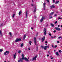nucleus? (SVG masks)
I'll list each match as a JSON object with an SVG mask.
<instances>
[{"instance_id":"f257e3e1","label":"nucleus","mask_w":62,"mask_h":62,"mask_svg":"<svg viewBox=\"0 0 62 62\" xmlns=\"http://www.w3.org/2000/svg\"><path fill=\"white\" fill-rule=\"evenodd\" d=\"M38 57V55H36V56L35 57H34L32 59H30V61H31L32 60V61H33L34 60H36V59L37 58V57Z\"/></svg>"},{"instance_id":"f03ea898","label":"nucleus","mask_w":62,"mask_h":62,"mask_svg":"<svg viewBox=\"0 0 62 62\" xmlns=\"http://www.w3.org/2000/svg\"><path fill=\"white\" fill-rule=\"evenodd\" d=\"M58 27H55V29L56 30H57V31H60V30H61V29H60L59 28H58V27H59V26H60V25H58Z\"/></svg>"},{"instance_id":"7ed1b4c3","label":"nucleus","mask_w":62,"mask_h":62,"mask_svg":"<svg viewBox=\"0 0 62 62\" xmlns=\"http://www.w3.org/2000/svg\"><path fill=\"white\" fill-rule=\"evenodd\" d=\"M9 54V51H7L6 52H5L4 53V55H7L8 54Z\"/></svg>"},{"instance_id":"20e7f679","label":"nucleus","mask_w":62,"mask_h":62,"mask_svg":"<svg viewBox=\"0 0 62 62\" xmlns=\"http://www.w3.org/2000/svg\"><path fill=\"white\" fill-rule=\"evenodd\" d=\"M44 32L45 35L46 36V29L45 28L44 29Z\"/></svg>"},{"instance_id":"39448f33","label":"nucleus","mask_w":62,"mask_h":62,"mask_svg":"<svg viewBox=\"0 0 62 62\" xmlns=\"http://www.w3.org/2000/svg\"><path fill=\"white\" fill-rule=\"evenodd\" d=\"M21 39H16L15 41L16 42H18V41H21Z\"/></svg>"},{"instance_id":"423d86ee","label":"nucleus","mask_w":62,"mask_h":62,"mask_svg":"<svg viewBox=\"0 0 62 62\" xmlns=\"http://www.w3.org/2000/svg\"><path fill=\"white\" fill-rule=\"evenodd\" d=\"M34 40L35 45H37L36 44V43H37V41H36V37H35L34 38Z\"/></svg>"},{"instance_id":"0eeeda50","label":"nucleus","mask_w":62,"mask_h":62,"mask_svg":"<svg viewBox=\"0 0 62 62\" xmlns=\"http://www.w3.org/2000/svg\"><path fill=\"white\" fill-rule=\"evenodd\" d=\"M43 4V8H44V10H45V5H46V3H44Z\"/></svg>"},{"instance_id":"6e6552de","label":"nucleus","mask_w":62,"mask_h":62,"mask_svg":"<svg viewBox=\"0 0 62 62\" xmlns=\"http://www.w3.org/2000/svg\"><path fill=\"white\" fill-rule=\"evenodd\" d=\"M44 19V17H43L40 20V23H42V22L43 21V19Z\"/></svg>"},{"instance_id":"1a4fd4ad","label":"nucleus","mask_w":62,"mask_h":62,"mask_svg":"<svg viewBox=\"0 0 62 62\" xmlns=\"http://www.w3.org/2000/svg\"><path fill=\"white\" fill-rule=\"evenodd\" d=\"M50 7H51V8H54L55 6H54V5H53L52 6H50Z\"/></svg>"},{"instance_id":"9d476101","label":"nucleus","mask_w":62,"mask_h":62,"mask_svg":"<svg viewBox=\"0 0 62 62\" xmlns=\"http://www.w3.org/2000/svg\"><path fill=\"white\" fill-rule=\"evenodd\" d=\"M43 38H42V42H43L44 40H45V37L44 36Z\"/></svg>"},{"instance_id":"9b49d317","label":"nucleus","mask_w":62,"mask_h":62,"mask_svg":"<svg viewBox=\"0 0 62 62\" xmlns=\"http://www.w3.org/2000/svg\"><path fill=\"white\" fill-rule=\"evenodd\" d=\"M16 54L17 53H16L14 55V59H15V58H16Z\"/></svg>"},{"instance_id":"f8f14e48","label":"nucleus","mask_w":62,"mask_h":62,"mask_svg":"<svg viewBox=\"0 0 62 62\" xmlns=\"http://www.w3.org/2000/svg\"><path fill=\"white\" fill-rule=\"evenodd\" d=\"M25 60L26 61H27V62H28L29 61V60L27 58L25 57Z\"/></svg>"},{"instance_id":"ddd939ff","label":"nucleus","mask_w":62,"mask_h":62,"mask_svg":"<svg viewBox=\"0 0 62 62\" xmlns=\"http://www.w3.org/2000/svg\"><path fill=\"white\" fill-rule=\"evenodd\" d=\"M0 35L1 37H3V34H2V31H0Z\"/></svg>"},{"instance_id":"4468645a","label":"nucleus","mask_w":62,"mask_h":62,"mask_svg":"<svg viewBox=\"0 0 62 62\" xmlns=\"http://www.w3.org/2000/svg\"><path fill=\"white\" fill-rule=\"evenodd\" d=\"M35 9L34 10V11H33L34 13H35V12H36V9H37V8L36 7H35Z\"/></svg>"},{"instance_id":"2eb2a0df","label":"nucleus","mask_w":62,"mask_h":62,"mask_svg":"<svg viewBox=\"0 0 62 62\" xmlns=\"http://www.w3.org/2000/svg\"><path fill=\"white\" fill-rule=\"evenodd\" d=\"M25 14H26V18H27V11H26Z\"/></svg>"},{"instance_id":"dca6fc26","label":"nucleus","mask_w":62,"mask_h":62,"mask_svg":"<svg viewBox=\"0 0 62 62\" xmlns=\"http://www.w3.org/2000/svg\"><path fill=\"white\" fill-rule=\"evenodd\" d=\"M23 59H21L20 60H18V62H22L23 61Z\"/></svg>"},{"instance_id":"f3484780","label":"nucleus","mask_w":62,"mask_h":62,"mask_svg":"<svg viewBox=\"0 0 62 62\" xmlns=\"http://www.w3.org/2000/svg\"><path fill=\"white\" fill-rule=\"evenodd\" d=\"M54 13V12H52L50 14V16L53 15Z\"/></svg>"},{"instance_id":"a211bd4d","label":"nucleus","mask_w":62,"mask_h":62,"mask_svg":"<svg viewBox=\"0 0 62 62\" xmlns=\"http://www.w3.org/2000/svg\"><path fill=\"white\" fill-rule=\"evenodd\" d=\"M46 48H50V45H48V46H46Z\"/></svg>"},{"instance_id":"6ab92c4d","label":"nucleus","mask_w":62,"mask_h":62,"mask_svg":"<svg viewBox=\"0 0 62 62\" xmlns=\"http://www.w3.org/2000/svg\"><path fill=\"white\" fill-rule=\"evenodd\" d=\"M26 35H24L23 38V40H24L25 38H26Z\"/></svg>"},{"instance_id":"aec40b11","label":"nucleus","mask_w":62,"mask_h":62,"mask_svg":"<svg viewBox=\"0 0 62 62\" xmlns=\"http://www.w3.org/2000/svg\"><path fill=\"white\" fill-rule=\"evenodd\" d=\"M55 54L57 55L58 56V55H59V54H58V52H56L55 53Z\"/></svg>"},{"instance_id":"412c9836","label":"nucleus","mask_w":62,"mask_h":62,"mask_svg":"<svg viewBox=\"0 0 62 62\" xmlns=\"http://www.w3.org/2000/svg\"><path fill=\"white\" fill-rule=\"evenodd\" d=\"M50 24H51V26L52 27H54V25L53 24V23H51Z\"/></svg>"},{"instance_id":"4be33fe9","label":"nucleus","mask_w":62,"mask_h":62,"mask_svg":"<svg viewBox=\"0 0 62 62\" xmlns=\"http://www.w3.org/2000/svg\"><path fill=\"white\" fill-rule=\"evenodd\" d=\"M44 49L45 50H47V47L46 46H45L44 47Z\"/></svg>"},{"instance_id":"5701e85b","label":"nucleus","mask_w":62,"mask_h":62,"mask_svg":"<svg viewBox=\"0 0 62 62\" xmlns=\"http://www.w3.org/2000/svg\"><path fill=\"white\" fill-rule=\"evenodd\" d=\"M9 34L10 35V37L11 38L12 37V34H11V32H9Z\"/></svg>"},{"instance_id":"b1692460","label":"nucleus","mask_w":62,"mask_h":62,"mask_svg":"<svg viewBox=\"0 0 62 62\" xmlns=\"http://www.w3.org/2000/svg\"><path fill=\"white\" fill-rule=\"evenodd\" d=\"M21 14H22V12L21 11H20L19 13V15H21Z\"/></svg>"},{"instance_id":"393cba45","label":"nucleus","mask_w":62,"mask_h":62,"mask_svg":"<svg viewBox=\"0 0 62 62\" xmlns=\"http://www.w3.org/2000/svg\"><path fill=\"white\" fill-rule=\"evenodd\" d=\"M39 51V49H38V46H37L36 47V51L38 52Z\"/></svg>"},{"instance_id":"a878e982","label":"nucleus","mask_w":62,"mask_h":62,"mask_svg":"<svg viewBox=\"0 0 62 62\" xmlns=\"http://www.w3.org/2000/svg\"><path fill=\"white\" fill-rule=\"evenodd\" d=\"M32 43V42L31 41H29V44H30V45H31V43Z\"/></svg>"},{"instance_id":"bb28decb","label":"nucleus","mask_w":62,"mask_h":62,"mask_svg":"<svg viewBox=\"0 0 62 62\" xmlns=\"http://www.w3.org/2000/svg\"><path fill=\"white\" fill-rule=\"evenodd\" d=\"M59 1H57L55 3V4H58V3H59Z\"/></svg>"},{"instance_id":"cd10ccee","label":"nucleus","mask_w":62,"mask_h":62,"mask_svg":"<svg viewBox=\"0 0 62 62\" xmlns=\"http://www.w3.org/2000/svg\"><path fill=\"white\" fill-rule=\"evenodd\" d=\"M58 39H62V37H61L60 36L58 37Z\"/></svg>"},{"instance_id":"c85d7f7f","label":"nucleus","mask_w":62,"mask_h":62,"mask_svg":"<svg viewBox=\"0 0 62 62\" xmlns=\"http://www.w3.org/2000/svg\"><path fill=\"white\" fill-rule=\"evenodd\" d=\"M23 60L24 59L25 60V58H24V56H23L22 57V59Z\"/></svg>"},{"instance_id":"c756f323","label":"nucleus","mask_w":62,"mask_h":62,"mask_svg":"<svg viewBox=\"0 0 62 62\" xmlns=\"http://www.w3.org/2000/svg\"><path fill=\"white\" fill-rule=\"evenodd\" d=\"M23 43H22L21 45V47H23Z\"/></svg>"},{"instance_id":"7c9ffc66","label":"nucleus","mask_w":62,"mask_h":62,"mask_svg":"<svg viewBox=\"0 0 62 62\" xmlns=\"http://www.w3.org/2000/svg\"><path fill=\"white\" fill-rule=\"evenodd\" d=\"M18 53L19 54H20V53H21V50H19L18 51Z\"/></svg>"},{"instance_id":"2f4dec72","label":"nucleus","mask_w":62,"mask_h":62,"mask_svg":"<svg viewBox=\"0 0 62 62\" xmlns=\"http://www.w3.org/2000/svg\"><path fill=\"white\" fill-rule=\"evenodd\" d=\"M15 15V14H13V15L12 17H13V18H14Z\"/></svg>"},{"instance_id":"473e14b6","label":"nucleus","mask_w":62,"mask_h":62,"mask_svg":"<svg viewBox=\"0 0 62 62\" xmlns=\"http://www.w3.org/2000/svg\"><path fill=\"white\" fill-rule=\"evenodd\" d=\"M49 18L51 19V18H52L53 17H52V16H50L49 15Z\"/></svg>"},{"instance_id":"72a5a7b5","label":"nucleus","mask_w":62,"mask_h":62,"mask_svg":"<svg viewBox=\"0 0 62 62\" xmlns=\"http://www.w3.org/2000/svg\"><path fill=\"white\" fill-rule=\"evenodd\" d=\"M58 20H61L62 19V18L60 17H59L58 18Z\"/></svg>"},{"instance_id":"f704fd0d","label":"nucleus","mask_w":62,"mask_h":62,"mask_svg":"<svg viewBox=\"0 0 62 62\" xmlns=\"http://www.w3.org/2000/svg\"><path fill=\"white\" fill-rule=\"evenodd\" d=\"M3 51V49H0V52H1Z\"/></svg>"},{"instance_id":"c9c22d12","label":"nucleus","mask_w":62,"mask_h":62,"mask_svg":"<svg viewBox=\"0 0 62 62\" xmlns=\"http://www.w3.org/2000/svg\"><path fill=\"white\" fill-rule=\"evenodd\" d=\"M57 23V21H56L54 23L55 24H56V23Z\"/></svg>"},{"instance_id":"e433bc0d","label":"nucleus","mask_w":62,"mask_h":62,"mask_svg":"<svg viewBox=\"0 0 62 62\" xmlns=\"http://www.w3.org/2000/svg\"><path fill=\"white\" fill-rule=\"evenodd\" d=\"M59 53H61L62 51H61V50H59Z\"/></svg>"},{"instance_id":"4c0bfd02","label":"nucleus","mask_w":62,"mask_h":62,"mask_svg":"<svg viewBox=\"0 0 62 62\" xmlns=\"http://www.w3.org/2000/svg\"><path fill=\"white\" fill-rule=\"evenodd\" d=\"M48 53H49V54H51V53L50 52V51H48Z\"/></svg>"},{"instance_id":"58836bf2","label":"nucleus","mask_w":62,"mask_h":62,"mask_svg":"<svg viewBox=\"0 0 62 62\" xmlns=\"http://www.w3.org/2000/svg\"><path fill=\"white\" fill-rule=\"evenodd\" d=\"M22 57L24 56V55H23V54H22Z\"/></svg>"},{"instance_id":"ea45409f","label":"nucleus","mask_w":62,"mask_h":62,"mask_svg":"<svg viewBox=\"0 0 62 62\" xmlns=\"http://www.w3.org/2000/svg\"><path fill=\"white\" fill-rule=\"evenodd\" d=\"M52 47H53V48H54V46H53V45H52Z\"/></svg>"},{"instance_id":"a19ab883","label":"nucleus","mask_w":62,"mask_h":62,"mask_svg":"<svg viewBox=\"0 0 62 62\" xmlns=\"http://www.w3.org/2000/svg\"><path fill=\"white\" fill-rule=\"evenodd\" d=\"M53 3H54V2H55V1L54 0H53Z\"/></svg>"},{"instance_id":"79ce46f5","label":"nucleus","mask_w":62,"mask_h":62,"mask_svg":"<svg viewBox=\"0 0 62 62\" xmlns=\"http://www.w3.org/2000/svg\"><path fill=\"white\" fill-rule=\"evenodd\" d=\"M48 26V24H47V25H46V27H47V26Z\"/></svg>"},{"instance_id":"37998d69","label":"nucleus","mask_w":62,"mask_h":62,"mask_svg":"<svg viewBox=\"0 0 62 62\" xmlns=\"http://www.w3.org/2000/svg\"><path fill=\"white\" fill-rule=\"evenodd\" d=\"M54 48H56V47H57V46H55Z\"/></svg>"},{"instance_id":"c03bdc74","label":"nucleus","mask_w":62,"mask_h":62,"mask_svg":"<svg viewBox=\"0 0 62 62\" xmlns=\"http://www.w3.org/2000/svg\"><path fill=\"white\" fill-rule=\"evenodd\" d=\"M46 1L48 2H49V0H46Z\"/></svg>"},{"instance_id":"a18cd8bd","label":"nucleus","mask_w":62,"mask_h":62,"mask_svg":"<svg viewBox=\"0 0 62 62\" xmlns=\"http://www.w3.org/2000/svg\"><path fill=\"white\" fill-rule=\"evenodd\" d=\"M56 32V31L55 30H54V33H55Z\"/></svg>"},{"instance_id":"49530a36","label":"nucleus","mask_w":62,"mask_h":62,"mask_svg":"<svg viewBox=\"0 0 62 62\" xmlns=\"http://www.w3.org/2000/svg\"><path fill=\"white\" fill-rule=\"evenodd\" d=\"M49 56V54L47 55L46 56L47 57H48Z\"/></svg>"},{"instance_id":"de8ad7c7","label":"nucleus","mask_w":62,"mask_h":62,"mask_svg":"<svg viewBox=\"0 0 62 62\" xmlns=\"http://www.w3.org/2000/svg\"><path fill=\"white\" fill-rule=\"evenodd\" d=\"M57 16V15L55 14V15H54V16L55 17V16Z\"/></svg>"},{"instance_id":"09e8293b","label":"nucleus","mask_w":62,"mask_h":62,"mask_svg":"<svg viewBox=\"0 0 62 62\" xmlns=\"http://www.w3.org/2000/svg\"><path fill=\"white\" fill-rule=\"evenodd\" d=\"M41 48H43L44 47L43 46H41Z\"/></svg>"},{"instance_id":"8fccbe9b","label":"nucleus","mask_w":62,"mask_h":62,"mask_svg":"<svg viewBox=\"0 0 62 62\" xmlns=\"http://www.w3.org/2000/svg\"><path fill=\"white\" fill-rule=\"evenodd\" d=\"M28 49L29 50H30V47H29L28 48Z\"/></svg>"},{"instance_id":"3c124183","label":"nucleus","mask_w":62,"mask_h":62,"mask_svg":"<svg viewBox=\"0 0 62 62\" xmlns=\"http://www.w3.org/2000/svg\"><path fill=\"white\" fill-rule=\"evenodd\" d=\"M49 36H51V34H50V33H49Z\"/></svg>"},{"instance_id":"603ef678","label":"nucleus","mask_w":62,"mask_h":62,"mask_svg":"<svg viewBox=\"0 0 62 62\" xmlns=\"http://www.w3.org/2000/svg\"><path fill=\"white\" fill-rule=\"evenodd\" d=\"M47 41H46L45 42V43H47Z\"/></svg>"},{"instance_id":"864d4df0","label":"nucleus","mask_w":62,"mask_h":62,"mask_svg":"<svg viewBox=\"0 0 62 62\" xmlns=\"http://www.w3.org/2000/svg\"><path fill=\"white\" fill-rule=\"evenodd\" d=\"M51 38H52L53 39V38H54V37L52 36L51 37Z\"/></svg>"},{"instance_id":"5fc2aeb1","label":"nucleus","mask_w":62,"mask_h":62,"mask_svg":"<svg viewBox=\"0 0 62 62\" xmlns=\"http://www.w3.org/2000/svg\"><path fill=\"white\" fill-rule=\"evenodd\" d=\"M57 43H59V41H57Z\"/></svg>"},{"instance_id":"6e6d98bb","label":"nucleus","mask_w":62,"mask_h":62,"mask_svg":"<svg viewBox=\"0 0 62 62\" xmlns=\"http://www.w3.org/2000/svg\"><path fill=\"white\" fill-rule=\"evenodd\" d=\"M51 59H53V58L52 57V58H51Z\"/></svg>"},{"instance_id":"4d7b16f0","label":"nucleus","mask_w":62,"mask_h":62,"mask_svg":"<svg viewBox=\"0 0 62 62\" xmlns=\"http://www.w3.org/2000/svg\"><path fill=\"white\" fill-rule=\"evenodd\" d=\"M34 17H35V18H36V16H35Z\"/></svg>"},{"instance_id":"13d9d810","label":"nucleus","mask_w":62,"mask_h":62,"mask_svg":"<svg viewBox=\"0 0 62 62\" xmlns=\"http://www.w3.org/2000/svg\"><path fill=\"white\" fill-rule=\"evenodd\" d=\"M33 28L32 27L31 28V29H32V30H33Z\"/></svg>"},{"instance_id":"bf43d9fd","label":"nucleus","mask_w":62,"mask_h":62,"mask_svg":"<svg viewBox=\"0 0 62 62\" xmlns=\"http://www.w3.org/2000/svg\"><path fill=\"white\" fill-rule=\"evenodd\" d=\"M1 25H3V23H2V24H1Z\"/></svg>"},{"instance_id":"052dcab7","label":"nucleus","mask_w":62,"mask_h":62,"mask_svg":"<svg viewBox=\"0 0 62 62\" xmlns=\"http://www.w3.org/2000/svg\"><path fill=\"white\" fill-rule=\"evenodd\" d=\"M38 33H37V34H36V36H38Z\"/></svg>"},{"instance_id":"680f3d73","label":"nucleus","mask_w":62,"mask_h":62,"mask_svg":"<svg viewBox=\"0 0 62 62\" xmlns=\"http://www.w3.org/2000/svg\"><path fill=\"white\" fill-rule=\"evenodd\" d=\"M31 6H34V5H33V4H31Z\"/></svg>"},{"instance_id":"e2e57ef3","label":"nucleus","mask_w":62,"mask_h":62,"mask_svg":"<svg viewBox=\"0 0 62 62\" xmlns=\"http://www.w3.org/2000/svg\"><path fill=\"white\" fill-rule=\"evenodd\" d=\"M32 2H33V0H32Z\"/></svg>"},{"instance_id":"0e129e2a","label":"nucleus","mask_w":62,"mask_h":62,"mask_svg":"<svg viewBox=\"0 0 62 62\" xmlns=\"http://www.w3.org/2000/svg\"><path fill=\"white\" fill-rule=\"evenodd\" d=\"M46 45L47 46V44H46Z\"/></svg>"},{"instance_id":"69168bd1","label":"nucleus","mask_w":62,"mask_h":62,"mask_svg":"<svg viewBox=\"0 0 62 62\" xmlns=\"http://www.w3.org/2000/svg\"><path fill=\"white\" fill-rule=\"evenodd\" d=\"M56 13H58V12H56Z\"/></svg>"},{"instance_id":"338daca9","label":"nucleus","mask_w":62,"mask_h":62,"mask_svg":"<svg viewBox=\"0 0 62 62\" xmlns=\"http://www.w3.org/2000/svg\"><path fill=\"white\" fill-rule=\"evenodd\" d=\"M61 27H62V25L61 26Z\"/></svg>"},{"instance_id":"774afa93","label":"nucleus","mask_w":62,"mask_h":62,"mask_svg":"<svg viewBox=\"0 0 62 62\" xmlns=\"http://www.w3.org/2000/svg\"><path fill=\"white\" fill-rule=\"evenodd\" d=\"M55 37H56V36H54V38H55Z\"/></svg>"}]
</instances>
